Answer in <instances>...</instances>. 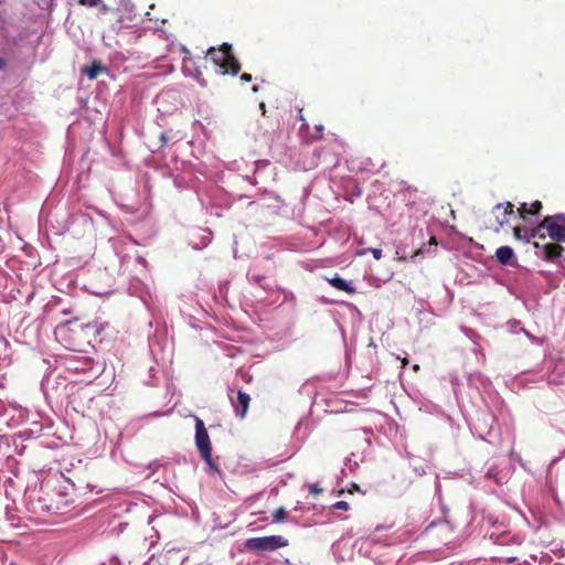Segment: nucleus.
<instances>
[{
    "mask_svg": "<svg viewBox=\"0 0 565 565\" xmlns=\"http://www.w3.org/2000/svg\"><path fill=\"white\" fill-rule=\"evenodd\" d=\"M310 493L317 495L323 492V489L319 486V483H312L309 486Z\"/></svg>",
    "mask_w": 565,
    "mask_h": 565,
    "instance_id": "18",
    "label": "nucleus"
},
{
    "mask_svg": "<svg viewBox=\"0 0 565 565\" xmlns=\"http://www.w3.org/2000/svg\"><path fill=\"white\" fill-rule=\"evenodd\" d=\"M408 364V359L404 358L402 359V367L404 369Z\"/></svg>",
    "mask_w": 565,
    "mask_h": 565,
    "instance_id": "25",
    "label": "nucleus"
},
{
    "mask_svg": "<svg viewBox=\"0 0 565 565\" xmlns=\"http://www.w3.org/2000/svg\"><path fill=\"white\" fill-rule=\"evenodd\" d=\"M331 509L348 511L350 509V505L347 501H338L331 505Z\"/></svg>",
    "mask_w": 565,
    "mask_h": 565,
    "instance_id": "17",
    "label": "nucleus"
},
{
    "mask_svg": "<svg viewBox=\"0 0 565 565\" xmlns=\"http://www.w3.org/2000/svg\"><path fill=\"white\" fill-rule=\"evenodd\" d=\"M241 81H243V82H250L252 81V75L247 74V73H244V74L241 75Z\"/></svg>",
    "mask_w": 565,
    "mask_h": 565,
    "instance_id": "22",
    "label": "nucleus"
},
{
    "mask_svg": "<svg viewBox=\"0 0 565 565\" xmlns=\"http://www.w3.org/2000/svg\"><path fill=\"white\" fill-rule=\"evenodd\" d=\"M234 388H228V397L232 406L234 407L235 414L239 418H244L247 414L250 397L247 393L238 390L236 392V398L233 397Z\"/></svg>",
    "mask_w": 565,
    "mask_h": 565,
    "instance_id": "8",
    "label": "nucleus"
},
{
    "mask_svg": "<svg viewBox=\"0 0 565 565\" xmlns=\"http://www.w3.org/2000/svg\"><path fill=\"white\" fill-rule=\"evenodd\" d=\"M195 445L206 465L217 470L212 459V446L209 433L204 426V422L199 417H195Z\"/></svg>",
    "mask_w": 565,
    "mask_h": 565,
    "instance_id": "6",
    "label": "nucleus"
},
{
    "mask_svg": "<svg viewBox=\"0 0 565 565\" xmlns=\"http://www.w3.org/2000/svg\"><path fill=\"white\" fill-rule=\"evenodd\" d=\"M273 515L277 522L281 521L282 520V508H278L277 510H275Z\"/></svg>",
    "mask_w": 565,
    "mask_h": 565,
    "instance_id": "20",
    "label": "nucleus"
},
{
    "mask_svg": "<svg viewBox=\"0 0 565 565\" xmlns=\"http://www.w3.org/2000/svg\"><path fill=\"white\" fill-rule=\"evenodd\" d=\"M107 72V67L99 61H94L90 66L83 68V73L86 74L89 79H95L100 74H106Z\"/></svg>",
    "mask_w": 565,
    "mask_h": 565,
    "instance_id": "11",
    "label": "nucleus"
},
{
    "mask_svg": "<svg viewBox=\"0 0 565 565\" xmlns=\"http://www.w3.org/2000/svg\"><path fill=\"white\" fill-rule=\"evenodd\" d=\"M90 332L96 333L97 328L95 324L87 323L81 327V329L72 328L71 326H61L56 330V334H61L65 341V347L72 351H82V342L79 337L82 333L88 335Z\"/></svg>",
    "mask_w": 565,
    "mask_h": 565,
    "instance_id": "5",
    "label": "nucleus"
},
{
    "mask_svg": "<svg viewBox=\"0 0 565 565\" xmlns=\"http://www.w3.org/2000/svg\"><path fill=\"white\" fill-rule=\"evenodd\" d=\"M512 216H514V205L511 202L499 203L484 215V225L488 230L499 232Z\"/></svg>",
    "mask_w": 565,
    "mask_h": 565,
    "instance_id": "4",
    "label": "nucleus"
},
{
    "mask_svg": "<svg viewBox=\"0 0 565 565\" xmlns=\"http://www.w3.org/2000/svg\"><path fill=\"white\" fill-rule=\"evenodd\" d=\"M30 503L34 512L60 513L66 507L62 494L53 490H46L43 487L33 495H30Z\"/></svg>",
    "mask_w": 565,
    "mask_h": 565,
    "instance_id": "1",
    "label": "nucleus"
},
{
    "mask_svg": "<svg viewBox=\"0 0 565 565\" xmlns=\"http://www.w3.org/2000/svg\"><path fill=\"white\" fill-rule=\"evenodd\" d=\"M542 231H546L548 236L555 242H565V215L564 214H555L552 216H546L542 220V222L534 227L533 237L545 238V235Z\"/></svg>",
    "mask_w": 565,
    "mask_h": 565,
    "instance_id": "3",
    "label": "nucleus"
},
{
    "mask_svg": "<svg viewBox=\"0 0 565 565\" xmlns=\"http://www.w3.org/2000/svg\"><path fill=\"white\" fill-rule=\"evenodd\" d=\"M532 234H534V228H527L523 226L513 227V235L519 241L530 242L532 238H534Z\"/></svg>",
    "mask_w": 565,
    "mask_h": 565,
    "instance_id": "15",
    "label": "nucleus"
},
{
    "mask_svg": "<svg viewBox=\"0 0 565 565\" xmlns=\"http://www.w3.org/2000/svg\"><path fill=\"white\" fill-rule=\"evenodd\" d=\"M359 490H360L359 486L355 483H352L351 488L348 491H349V493L352 494L354 491H359Z\"/></svg>",
    "mask_w": 565,
    "mask_h": 565,
    "instance_id": "23",
    "label": "nucleus"
},
{
    "mask_svg": "<svg viewBox=\"0 0 565 565\" xmlns=\"http://www.w3.org/2000/svg\"><path fill=\"white\" fill-rule=\"evenodd\" d=\"M563 247L556 243H548L543 246L544 259L555 260L561 257Z\"/></svg>",
    "mask_w": 565,
    "mask_h": 565,
    "instance_id": "12",
    "label": "nucleus"
},
{
    "mask_svg": "<svg viewBox=\"0 0 565 565\" xmlns=\"http://www.w3.org/2000/svg\"><path fill=\"white\" fill-rule=\"evenodd\" d=\"M78 3L81 6L90 7V8L102 6L104 11H106L108 9L107 6L103 3V0H78Z\"/></svg>",
    "mask_w": 565,
    "mask_h": 565,
    "instance_id": "16",
    "label": "nucleus"
},
{
    "mask_svg": "<svg viewBox=\"0 0 565 565\" xmlns=\"http://www.w3.org/2000/svg\"><path fill=\"white\" fill-rule=\"evenodd\" d=\"M328 281L335 289L344 291L349 295H353L356 292V289L350 282L345 281L343 278L339 276H334L328 279Z\"/></svg>",
    "mask_w": 565,
    "mask_h": 565,
    "instance_id": "13",
    "label": "nucleus"
},
{
    "mask_svg": "<svg viewBox=\"0 0 565 565\" xmlns=\"http://www.w3.org/2000/svg\"><path fill=\"white\" fill-rule=\"evenodd\" d=\"M299 119H303L301 115V110L299 111Z\"/></svg>",
    "mask_w": 565,
    "mask_h": 565,
    "instance_id": "28",
    "label": "nucleus"
},
{
    "mask_svg": "<svg viewBox=\"0 0 565 565\" xmlns=\"http://www.w3.org/2000/svg\"><path fill=\"white\" fill-rule=\"evenodd\" d=\"M413 370H414V371H418V370H419V365H418V364H415V365L413 366Z\"/></svg>",
    "mask_w": 565,
    "mask_h": 565,
    "instance_id": "26",
    "label": "nucleus"
},
{
    "mask_svg": "<svg viewBox=\"0 0 565 565\" xmlns=\"http://www.w3.org/2000/svg\"><path fill=\"white\" fill-rule=\"evenodd\" d=\"M282 546V537L278 535L252 537L245 542V547L252 552L274 551Z\"/></svg>",
    "mask_w": 565,
    "mask_h": 565,
    "instance_id": "7",
    "label": "nucleus"
},
{
    "mask_svg": "<svg viewBox=\"0 0 565 565\" xmlns=\"http://www.w3.org/2000/svg\"><path fill=\"white\" fill-rule=\"evenodd\" d=\"M7 67V61L3 57H0V70H4Z\"/></svg>",
    "mask_w": 565,
    "mask_h": 565,
    "instance_id": "24",
    "label": "nucleus"
},
{
    "mask_svg": "<svg viewBox=\"0 0 565 565\" xmlns=\"http://www.w3.org/2000/svg\"><path fill=\"white\" fill-rule=\"evenodd\" d=\"M369 250L372 253V255H373V257L375 259L379 260V259L382 258V249H380V248H370Z\"/></svg>",
    "mask_w": 565,
    "mask_h": 565,
    "instance_id": "19",
    "label": "nucleus"
},
{
    "mask_svg": "<svg viewBox=\"0 0 565 565\" xmlns=\"http://www.w3.org/2000/svg\"><path fill=\"white\" fill-rule=\"evenodd\" d=\"M501 558H502V559H505V561H507V562H509V563H512V562H514V561H516V559H518V556H514V555H504V556H502Z\"/></svg>",
    "mask_w": 565,
    "mask_h": 565,
    "instance_id": "21",
    "label": "nucleus"
},
{
    "mask_svg": "<svg viewBox=\"0 0 565 565\" xmlns=\"http://www.w3.org/2000/svg\"><path fill=\"white\" fill-rule=\"evenodd\" d=\"M495 258L503 266H514L518 260L510 246H501L495 250Z\"/></svg>",
    "mask_w": 565,
    "mask_h": 565,
    "instance_id": "9",
    "label": "nucleus"
},
{
    "mask_svg": "<svg viewBox=\"0 0 565 565\" xmlns=\"http://www.w3.org/2000/svg\"><path fill=\"white\" fill-rule=\"evenodd\" d=\"M543 205L541 201H534L530 205L522 203L518 209L519 217L526 221L530 215H539Z\"/></svg>",
    "mask_w": 565,
    "mask_h": 565,
    "instance_id": "10",
    "label": "nucleus"
},
{
    "mask_svg": "<svg viewBox=\"0 0 565 565\" xmlns=\"http://www.w3.org/2000/svg\"><path fill=\"white\" fill-rule=\"evenodd\" d=\"M74 486L78 490H87L89 492L94 491L97 488L96 482H94L92 477H85V476H78L76 477V481L74 482Z\"/></svg>",
    "mask_w": 565,
    "mask_h": 565,
    "instance_id": "14",
    "label": "nucleus"
},
{
    "mask_svg": "<svg viewBox=\"0 0 565 565\" xmlns=\"http://www.w3.org/2000/svg\"><path fill=\"white\" fill-rule=\"evenodd\" d=\"M430 242H431V243H436V238H435V237H431Z\"/></svg>",
    "mask_w": 565,
    "mask_h": 565,
    "instance_id": "27",
    "label": "nucleus"
},
{
    "mask_svg": "<svg viewBox=\"0 0 565 565\" xmlns=\"http://www.w3.org/2000/svg\"><path fill=\"white\" fill-rule=\"evenodd\" d=\"M206 55L222 71V74L237 75L241 71V64L228 43H223L220 47H210Z\"/></svg>",
    "mask_w": 565,
    "mask_h": 565,
    "instance_id": "2",
    "label": "nucleus"
}]
</instances>
